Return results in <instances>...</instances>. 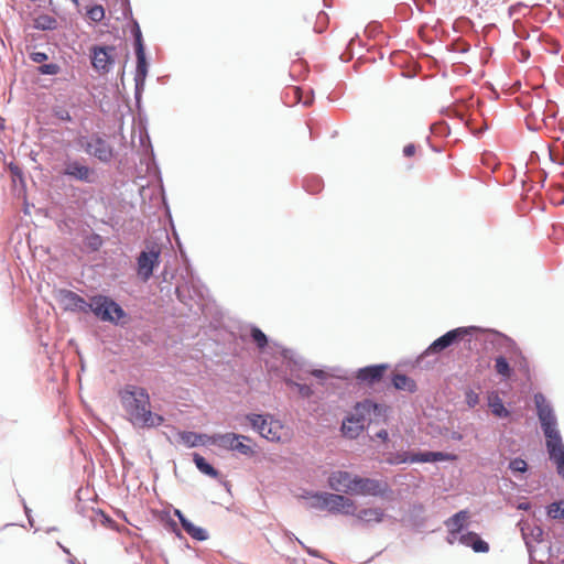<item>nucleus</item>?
<instances>
[{"instance_id":"obj_15","label":"nucleus","mask_w":564,"mask_h":564,"mask_svg":"<svg viewBox=\"0 0 564 564\" xmlns=\"http://www.w3.org/2000/svg\"><path fill=\"white\" fill-rule=\"evenodd\" d=\"M521 533H522V538L524 540L527 550L529 552V555L531 558H533V552H534L533 544L540 543L543 541L544 531L539 525L527 524L521 528Z\"/></svg>"},{"instance_id":"obj_32","label":"nucleus","mask_w":564,"mask_h":564,"mask_svg":"<svg viewBox=\"0 0 564 564\" xmlns=\"http://www.w3.org/2000/svg\"><path fill=\"white\" fill-rule=\"evenodd\" d=\"M547 516L552 519H564V500L547 506Z\"/></svg>"},{"instance_id":"obj_45","label":"nucleus","mask_w":564,"mask_h":564,"mask_svg":"<svg viewBox=\"0 0 564 564\" xmlns=\"http://www.w3.org/2000/svg\"><path fill=\"white\" fill-rule=\"evenodd\" d=\"M29 57L33 63L43 64L48 59V55L44 52H30Z\"/></svg>"},{"instance_id":"obj_57","label":"nucleus","mask_w":564,"mask_h":564,"mask_svg":"<svg viewBox=\"0 0 564 564\" xmlns=\"http://www.w3.org/2000/svg\"><path fill=\"white\" fill-rule=\"evenodd\" d=\"M68 563H69V564H78V562H77V560H76L75 557H70V558L68 560Z\"/></svg>"},{"instance_id":"obj_24","label":"nucleus","mask_w":564,"mask_h":564,"mask_svg":"<svg viewBox=\"0 0 564 564\" xmlns=\"http://www.w3.org/2000/svg\"><path fill=\"white\" fill-rule=\"evenodd\" d=\"M193 462L195 463L197 469L200 473H203L212 478L218 477V475H219L218 470H216L209 463H207L206 459L198 453L193 454Z\"/></svg>"},{"instance_id":"obj_12","label":"nucleus","mask_w":564,"mask_h":564,"mask_svg":"<svg viewBox=\"0 0 564 564\" xmlns=\"http://www.w3.org/2000/svg\"><path fill=\"white\" fill-rule=\"evenodd\" d=\"M356 475L346 470H335L327 479L328 486L336 492L351 495Z\"/></svg>"},{"instance_id":"obj_14","label":"nucleus","mask_w":564,"mask_h":564,"mask_svg":"<svg viewBox=\"0 0 564 564\" xmlns=\"http://www.w3.org/2000/svg\"><path fill=\"white\" fill-rule=\"evenodd\" d=\"M239 440H245L249 443L251 442V438L249 436L236 434V433H224V434L218 433V434H214V435L207 437V441L210 444H213L219 448L226 449V451H232L235 441H239Z\"/></svg>"},{"instance_id":"obj_50","label":"nucleus","mask_w":564,"mask_h":564,"mask_svg":"<svg viewBox=\"0 0 564 564\" xmlns=\"http://www.w3.org/2000/svg\"><path fill=\"white\" fill-rule=\"evenodd\" d=\"M414 153H415V145L414 144L410 143V144L404 147L403 154L405 156H412Z\"/></svg>"},{"instance_id":"obj_56","label":"nucleus","mask_w":564,"mask_h":564,"mask_svg":"<svg viewBox=\"0 0 564 564\" xmlns=\"http://www.w3.org/2000/svg\"><path fill=\"white\" fill-rule=\"evenodd\" d=\"M388 436H389V434L386 430H381L377 433V437H379L383 441L388 440Z\"/></svg>"},{"instance_id":"obj_60","label":"nucleus","mask_w":564,"mask_h":564,"mask_svg":"<svg viewBox=\"0 0 564 564\" xmlns=\"http://www.w3.org/2000/svg\"><path fill=\"white\" fill-rule=\"evenodd\" d=\"M317 189H318V188L316 187L314 191H317ZM307 191H308V192H312L313 189L307 187Z\"/></svg>"},{"instance_id":"obj_37","label":"nucleus","mask_w":564,"mask_h":564,"mask_svg":"<svg viewBox=\"0 0 564 564\" xmlns=\"http://www.w3.org/2000/svg\"><path fill=\"white\" fill-rule=\"evenodd\" d=\"M251 337L260 349L264 348L268 344L265 334L257 327L251 329Z\"/></svg>"},{"instance_id":"obj_33","label":"nucleus","mask_w":564,"mask_h":564,"mask_svg":"<svg viewBox=\"0 0 564 564\" xmlns=\"http://www.w3.org/2000/svg\"><path fill=\"white\" fill-rule=\"evenodd\" d=\"M87 17L93 22H100L105 18V9L100 4H95L87 10Z\"/></svg>"},{"instance_id":"obj_40","label":"nucleus","mask_w":564,"mask_h":564,"mask_svg":"<svg viewBox=\"0 0 564 564\" xmlns=\"http://www.w3.org/2000/svg\"><path fill=\"white\" fill-rule=\"evenodd\" d=\"M411 455L408 452L395 453L389 458V463L393 465L410 463Z\"/></svg>"},{"instance_id":"obj_31","label":"nucleus","mask_w":564,"mask_h":564,"mask_svg":"<svg viewBox=\"0 0 564 564\" xmlns=\"http://www.w3.org/2000/svg\"><path fill=\"white\" fill-rule=\"evenodd\" d=\"M292 93L297 102H302L304 106H310L313 102L312 90L308 89L305 91L303 88L293 87L291 88Z\"/></svg>"},{"instance_id":"obj_19","label":"nucleus","mask_w":564,"mask_h":564,"mask_svg":"<svg viewBox=\"0 0 564 564\" xmlns=\"http://www.w3.org/2000/svg\"><path fill=\"white\" fill-rule=\"evenodd\" d=\"M357 520L364 522V523H380L384 519V512L380 508H367L361 509L358 512L355 511L354 514Z\"/></svg>"},{"instance_id":"obj_46","label":"nucleus","mask_w":564,"mask_h":564,"mask_svg":"<svg viewBox=\"0 0 564 564\" xmlns=\"http://www.w3.org/2000/svg\"><path fill=\"white\" fill-rule=\"evenodd\" d=\"M463 532L454 531L448 529V535L446 538V541L448 544H454L456 541H458L459 534Z\"/></svg>"},{"instance_id":"obj_49","label":"nucleus","mask_w":564,"mask_h":564,"mask_svg":"<svg viewBox=\"0 0 564 564\" xmlns=\"http://www.w3.org/2000/svg\"><path fill=\"white\" fill-rule=\"evenodd\" d=\"M56 117L63 121H72V117L67 110H58L56 111Z\"/></svg>"},{"instance_id":"obj_20","label":"nucleus","mask_w":564,"mask_h":564,"mask_svg":"<svg viewBox=\"0 0 564 564\" xmlns=\"http://www.w3.org/2000/svg\"><path fill=\"white\" fill-rule=\"evenodd\" d=\"M270 419H272L269 415H262V414H248L247 420L249 421L251 427L258 432L262 437L264 435V432H267L269 427Z\"/></svg>"},{"instance_id":"obj_26","label":"nucleus","mask_w":564,"mask_h":564,"mask_svg":"<svg viewBox=\"0 0 564 564\" xmlns=\"http://www.w3.org/2000/svg\"><path fill=\"white\" fill-rule=\"evenodd\" d=\"M468 519V511L460 510L452 516L446 522V527L451 530L462 532L465 522Z\"/></svg>"},{"instance_id":"obj_4","label":"nucleus","mask_w":564,"mask_h":564,"mask_svg":"<svg viewBox=\"0 0 564 564\" xmlns=\"http://www.w3.org/2000/svg\"><path fill=\"white\" fill-rule=\"evenodd\" d=\"M88 312L102 322L118 324L122 318L127 317L124 310L112 299L105 295H95L88 302Z\"/></svg>"},{"instance_id":"obj_6","label":"nucleus","mask_w":564,"mask_h":564,"mask_svg":"<svg viewBox=\"0 0 564 564\" xmlns=\"http://www.w3.org/2000/svg\"><path fill=\"white\" fill-rule=\"evenodd\" d=\"M80 144L88 155L96 158L101 163H109L113 158V148L97 133L83 138Z\"/></svg>"},{"instance_id":"obj_35","label":"nucleus","mask_w":564,"mask_h":564,"mask_svg":"<svg viewBox=\"0 0 564 564\" xmlns=\"http://www.w3.org/2000/svg\"><path fill=\"white\" fill-rule=\"evenodd\" d=\"M286 384L289 387H293V388H296L299 393L303 397V398H308L313 394V390L310 386L307 384H304V383H299L292 379H288L286 381Z\"/></svg>"},{"instance_id":"obj_23","label":"nucleus","mask_w":564,"mask_h":564,"mask_svg":"<svg viewBox=\"0 0 564 564\" xmlns=\"http://www.w3.org/2000/svg\"><path fill=\"white\" fill-rule=\"evenodd\" d=\"M364 430L365 427L355 423L350 415H348L341 424L343 435L351 440L358 437Z\"/></svg>"},{"instance_id":"obj_34","label":"nucleus","mask_w":564,"mask_h":564,"mask_svg":"<svg viewBox=\"0 0 564 564\" xmlns=\"http://www.w3.org/2000/svg\"><path fill=\"white\" fill-rule=\"evenodd\" d=\"M245 442V440L235 441L232 452H237L245 456H252L254 454L253 447Z\"/></svg>"},{"instance_id":"obj_58","label":"nucleus","mask_w":564,"mask_h":564,"mask_svg":"<svg viewBox=\"0 0 564 564\" xmlns=\"http://www.w3.org/2000/svg\"><path fill=\"white\" fill-rule=\"evenodd\" d=\"M64 553L69 554V550L64 547L63 545L58 544Z\"/></svg>"},{"instance_id":"obj_5","label":"nucleus","mask_w":564,"mask_h":564,"mask_svg":"<svg viewBox=\"0 0 564 564\" xmlns=\"http://www.w3.org/2000/svg\"><path fill=\"white\" fill-rule=\"evenodd\" d=\"M390 491L391 489L386 480L356 475L351 495L384 498Z\"/></svg>"},{"instance_id":"obj_30","label":"nucleus","mask_w":564,"mask_h":564,"mask_svg":"<svg viewBox=\"0 0 564 564\" xmlns=\"http://www.w3.org/2000/svg\"><path fill=\"white\" fill-rule=\"evenodd\" d=\"M489 406L491 412L497 417H508L510 415V411L506 409L503 402L497 397L495 400H490Z\"/></svg>"},{"instance_id":"obj_52","label":"nucleus","mask_w":564,"mask_h":564,"mask_svg":"<svg viewBox=\"0 0 564 564\" xmlns=\"http://www.w3.org/2000/svg\"><path fill=\"white\" fill-rule=\"evenodd\" d=\"M295 540L306 550V552L310 554V555H313V556H319L318 554V551L314 550V549H311L308 546H306L300 539L295 538Z\"/></svg>"},{"instance_id":"obj_3","label":"nucleus","mask_w":564,"mask_h":564,"mask_svg":"<svg viewBox=\"0 0 564 564\" xmlns=\"http://www.w3.org/2000/svg\"><path fill=\"white\" fill-rule=\"evenodd\" d=\"M305 497L312 499V508L322 510L327 509L332 513H344L352 516L357 510L355 501L344 495L332 492H313L307 494Z\"/></svg>"},{"instance_id":"obj_29","label":"nucleus","mask_w":564,"mask_h":564,"mask_svg":"<svg viewBox=\"0 0 564 564\" xmlns=\"http://www.w3.org/2000/svg\"><path fill=\"white\" fill-rule=\"evenodd\" d=\"M495 369L498 375L505 378H509L511 376V367L502 355L495 358Z\"/></svg>"},{"instance_id":"obj_42","label":"nucleus","mask_w":564,"mask_h":564,"mask_svg":"<svg viewBox=\"0 0 564 564\" xmlns=\"http://www.w3.org/2000/svg\"><path fill=\"white\" fill-rule=\"evenodd\" d=\"M433 463L435 462H453L457 458L455 454L444 452H432L431 454Z\"/></svg>"},{"instance_id":"obj_55","label":"nucleus","mask_w":564,"mask_h":564,"mask_svg":"<svg viewBox=\"0 0 564 564\" xmlns=\"http://www.w3.org/2000/svg\"><path fill=\"white\" fill-rule=\"evenodd\" d=\"M174 514L178 518L181 524L183 525V521H187L188 519L181 512V510L175 509Z\"/></svg>"},{"instance_id":"obj_41","label":"nucleus","mask_w":564,"mask_h":564,"mask_svg":"<svg viewBox=\"0 0 564 564\" xmlns=\"http://www.w3.org/2000/svg\"><path fill=\"white\" fill-rule=\"evenodd\" d=\"M432 452H420L411 455L410 463H433Z\"/></svg>"},{"instance_id":"obj_48","label":"nucleus","mask_w":564,"mask_h":564,"mask_svg":"<svg viewBox=\"0 0 564 564\" xmlns=\"http://www.w3.org/2000/svg\"><path fill=\"white\" fill-rule=\"evenodd\" d=\"M9 169H10V172L12 173V176L14 178H20V180L22 178L23 173H22L21 169L18 165L10 164Z\"/></svg>"},{"instance_id":"obj_44","label":"nucleus","mask_w":564,"mask_h":564,"mask_svg":"<svg viewBox=\"0 0 564 564\" xmlns=\"http://www.w3.org/2000/svg\"><path fill=\"white\" fill-rule=\"evenodd\" d=\"M96 517L93 519L94 522L100 521L105 527H111L115 522L111 518L105 514L101 510L95 512Z\"/></svg>"},{"instance_id":"obj_28","label":"nucleus","mask_w":564,"mask_h":564,"mask_svg":"<svg viewBox=\"0 0 564 564\" xmlns=\"http://www.w3.org/2000/svg\"><path fill=\"white\" fill-rule=\"evenodd\" d=\"M57 26V20L48 14H41L34 20V28L41 31L55 30Z\"/></svg>"},{"instance_id":"obj_25","label":"nucleus","mask_w":564,"mask_h":564,"mask_svg":"<svg viewBox=\"0 0 564 564\" xmlns=\"http://www.w3.org/2000/svg\"><path fill=\"white\" fill-rule=\"evenodd\" d=\"M181 442L187 447H196L198 445L204 444V438H207V435L197 434L195 432H180L178 433Z\"/></svg>"},{"instance_id":"obj_22","label":"nucleus","mask_w":564,"mask_h":564,"mask_svg":"<svg viewBox=\"0 0 564 564\" xmlns=\"http://www.w3.org/2000/svg\"><path fill=\"white\" fill-rule=\"evenodd\" d=\"M392 384L397 390H402V391H408V392L416 391L415 381L403 373H395L392 377Z\"/></svg>"},{"instance_id":"obj_36","label":"nucleus","mask_w":564,"mask_h":564,"mask_svg":"<svg viewBox=\"0 0 564 564\" xmlns=\"http://www.w3.org/2000/svg\"><path fill=\"white\" fill-rule=\"evenodd\" d=\"M61 72V66L56 63L42 64L37 67V73L41 75H57Z\"/></svg>"},{"instance_id":"obj_17","label":"nucleus","mask_w":564,"mask_h":564,"mask_svg":"<svg viewBox=\"0 0 564 564\" xmlns=\"http://www.w3.org/2000/svg\"><path fill=\"white\" fill-rule=\"evenodd\" d=\"M386 369L387 365H372L365 368H360L357 371V379L372 384L375 382H378L382 378Z\"/></svg>"},{"instance_id":"obj_11","label":"nucleus","mask_w":564,"mask_h":564,"mask_svg":"<svg viewBox=\"0 0 564 564\" xmlns=\"http://www.w3.org/2000/svg\"><path fill=\"white\" fill-rule=\"evenodd\" d=\"M57 301L65 311L88 313V302H86L84 297L73 291H58Z\"/></svg>"},{"instance_id":"obj_43","label":"nucleus","mask_w":564,"mask_h":564,"mask_svg":"<svg viewBox=\"0 0 564 564\" xmlns=\"http://www.w3.org/2000/svg\"><path fill=\"white\" fill-rule=\"evenodd\" d=\"M465 401L469 408H475L479 402V395L474 390L469 389L465 392Z\"/></svg>"},{"instance_id":"obj_18","label":"nucleus","mask_w":564,"mask_h":564,"mask_svg":"<svg viewBox=\"0 0 564 564\" xmlns=\"http://www.w3.org/2000/svg\"><path fill=\"white\" fill-rule=\"evenodd\" d=\"M135 56L137 67L134 73V82L141 83L142 80H145L148 75V62L143 44L138 45V50H135Z\"/></svg>"},{"instance_id":"obj_38","label":"nucleus","mask_w":564,"mask_h":564,"mask_svg":"<svg viewBox=\"0 0 564 564\" xmlns=\"http://www.w3.org/2000/svg\"><path fill=\"white\" fill-rule=\"evenodd\" d=\"M284 359H288L290 362H292L297 368L304 367V360L302 357L297 356L293 350L291 349H284L282 352Z\"/></svg>"},{"instance_id":"obj_39","label":"nucleus","mask_w":564,"mask_h":564,"mask_svg":"<svg viewBox=\"0 0 564 564\" xmlns=\"http://www.w3.org/2000/svg\"><path fill=\"white\" fill-rule=\"evenodd\" d=\"M509 469L513 473H525L528 469V464L524 459L517 457L510 460Z\"/></svg>"},{"instance_id":"obj_13","label":"nucleus","mask_w":564,"mask_h":564,"mask_svg":"<svg viewBox=\"0 0 564 564\" xmlns=\"http://www.w3.org/2000/svg\"><path fill=\"white\" fill-rule=\"evenodd\" d=\"M160 251L154 248L142 251L138 257V274L143 281H148L153 274V269L159 264Z\"/></svg>"},{"instance_id":"obj_51","label":"nucleus","mask_w":564,"mask_h":564,"mask_svg":"<svg viewBox=\"0 0 564 564\" xmlns=\"http://www.w3.org/2000/svg\"><path fill=\"white\" fill-rule=\"evenodd\" d=\"M134 84H135V98L139 99L141 93L144 89L145 80H142L141 83L134 82Z\"/></svg>"},{"instance_id":"obj_9","label":"nucleus","mask_w":564,"mask_h":564,"mask_svg":"<svg viewBox=\"0 0 564 564\" xmlns=\"http://www.w3.org/2000/svg\"><path fill=\"white\" fill-rule=\"evenodd\" d=\"M475 327H457L435 339L426 349L425 354H438L444 349L452 346L454 343L463 339L465 336L470 335Z\"/></svg>"},{"instance_id":"obj_10","label":"nucleus","mask_w":564,"mask_h":564,"mask_svg":"<svg viewBox=\"0 0 564 564\" xmlns=\"http://www.w3.org/2000/svg\"><path fill=\"white\" fill-rule=\"evenodd\" d=\"M349 415L352 417L355 423L366 427L375 419L381 416V409L377 403L372 402L371 400H364L361 402H358L354 406Z\"/></svg>"},{"instance_id":"obj_16","label":"nucleus","mask_w":564,"mask_h":564,"mask_svg":"<svg viewBox=\"0 0 564 564\" xmlns=\"http://www.w3.org/2000/svg\"><path fill=\"white\" fill-rule=\"evenodd\" d=\"M458 542L471 547L476 553H487L489 551V544L475 532L468 531L459 534Z\"/></svg>"},{"instance_id":"obj_7","label":"nucleus","mask_w":564,"mask_h":564,"mask_svg":"<svg viewBox=\"0 0 564 564\" xmlns=\"http://www.w3.org/2000/svg\"><path fill=\"white\" fill-rule=\"evenodd\" d=\"M90 58L91 66L97 73L107 74L115 65L116 47L95 45L90 48Z\"/></svg>"},{"instance_id":"obj_21","label":"nucleus","mask_w":564,"mask_h":564,"mask_svg":"<svg viewBox=\"0 0 564 564\" xmlns=\"http://www.w3.org/2000/svg\"><path fill=\"white\" fill-rule=\"evenodd\" d=\"M284 427L279 420L270 419L269 427L263 437L270 442H282Z\"/></svg>"},{"instance_id":"obj_47","label":"nucleus","mask_w":564,"mask_h":564,"mask_svg":"<svg viewBox=\"0 0 564 564\" xmlns=\"http://www.w3.org/2000/svg\"><path fill=\"white\" fill-rule=\"evenodd\" d=\"M139 44H143V40H142V34H141L140 28L135 23V28H134V47H135V50H138Z\"/></svg>"},{"instance_id":"obj_2","label":"nucleus","mask_w":564,"mask_h":564,"mask_svg":"<svg viewBox=\"0 0 564 564\" xmlns=\"http://www.w3.org/2000/svg\"><path fill=\"white\" fill-rule=\"evenodd\" d=\"M121 402L133 426L152 429L161 425L164 417L150 410V395L138 386H127L120 393Z\"/></svg>"},{"instance_id":"obj_27","label":"nucleus","mask_w":564,"mask_h":564,"mask_svg":"<svg viewBox=\"0 0 564 564\" xmlns=\"http://www.w3.org/2000/svg\"><path fill=\"white\" fill-rule=\"evenodd\" d=\"M182 528L185 530V532L191 535L194 540L197 541H206L208 539V532L200 528L196 527L194 523H192L189 520L183 521Z\"/></svg>"},{"instance_id":"obj_54","label":"nucleus","mask_w":564,"mask_h":564,"mask_svg":"<svg viewBox=\"0 0 564 564\" xmlns=\"http://www.w3.org/2000/svg\"><path fill=\"white\" fill-rule=\"evenodd\" d=\"M451 440L453 441H462L463 440V434L460 432H457V431H453L449 435Z\"/></svg>"},{"instance_id":"obj_8","label":"nucleus","mask_w":564,"mask_h":564,"mask_svg":"<svg viewBox=\"0 0 564 564\" xmlns=\"http://www.w3.org/2000/svg\"><path fill=\"white\" fill-rule=\"evenodd\" d=\"M63 175L83 183L91 184L96 180L95 171L83 161L67 158L63 163Z\"/></svg>"},{"instance_id":"obj_59","label":"nucleus","mask_w":564,"mask_h":564,"mask_svg":"<svg viewBox=\"0 0 564 564\" xmlns=\"http://www.w3.org/2000/svg\"><path fill=\"white\" fill-rule=\"evenodd\" d=\"M520 508L521 509H527V506L525 505H520Z\"/></svg>"},{"instance_id":"obj_1","label":"nucleus","mask_w":564,"mask_h":564,"mask_svg":"<svg viewBox=\"0 0 564 564\" xmlns=\"http://www.w3.org/2000/svg\"><path fill=\"white\" fill-rule=\"evenodd\" d=\"M534 402L541 429L546 438L545 445L549 457L556 465V471L564 480V444L557 429L556 415L543 394H535Z\"/></svg>"},{"instance_id":"obj_53","label":"nucleus","mask_w":564,"mask_h":564,"mask_svg":"<svg viewBox=\"0 0 564 564\" xmlns=\"http://www.w3.org/2000/svg\"><path fill=\"white\" fill-rule=\"evenodd\" d=\"M311 373L318 379H325L327 377L326 372L321 369L312 370Z\"/></svg>"}]
</instances>
